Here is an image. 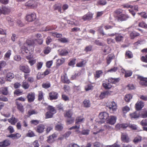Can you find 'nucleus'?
Here are the masks:
<instances>
[{"label": "nucleus", "instance_id": "nucleus-8", "mask_svg": "<svg viewBox=\"0 0 147 147\" xmlns=\"http://www.w3.org/2000/svg\"><path fill=\"white\" fill-rule=\"evenodd\" d=\"M19 68L21 71L26 74H28L30 72V68L27 65H21L20 66Z\"/></svg>", "mask_w": 147, "mask_h": 147}, {"label": "nucleus", "instance_id": "nucleus-41", "mask_svg": "<svg viewBox=\"0 0 147 147\" xmlns=\"http://www.w3.org/2000/svg\"><path fill=\"white\" fill-rule=\"evenodd\" d=\"M94 86H93L92 84H89L85 86V90L86 91L90 90H92Z\"/></svg>", "mask_w": 147, "mask_h": 147}, {"label": "nucleus", "instance_id": "nucleus-52", "mask_svg": "<svg viewBox=\"0 0 147 147\" xmlns=\"http://www.w3.org/2000/svg\"><path fill=\"white\" fill-rule=\"evenodd\" d=\"M132 98V96L131 94H126L124 98L125 100L127 102H129L130 100Z\"/></svg>", "mask_w": 147, "mask_h": 147}, {"label": "nucleus", "instance_id": "nucleus-19", "mask_svg": "<svg viewBox=\"0 0 147 147\" xmlns=\"http://www.w3.org/2000/svg\"><path fill=\"white\" fill-rule=\"evenodd\" d=\"M128 124L127 123L117 124L115 126V127L116 129L119 130L121 129H125L127 127Z\"/></svg>", "mask_w": 147, "mask_h": 147}, {"label": "nucleus", "instance_id": "nucleus-9", "mask_svg": "<svg viewBox=\"0 0 147 147\" xmlns=\"http://www.w3.org/2000/svg\"><path fill=\"white\" fill-rule=\"evenodd\" d=\"M121 139L123 142L128 143L130 141V139L128 135L125 133H122L121 135Z\"/></svg>", "mask_w": 147, "mask_h": 147}, {"label": "nucleus", "instance_id": "nucleus-63", "mask_svg": "<svg viewBox=\"0 0 147 147\" xmlns=\"http://www.w3.org/2000/svg\"><path fill=\"white\" fill-rule=\"evenodd\" d=\"M38 100L39 101H41L43 98V93L42 91H40L39 92L38 94Z\"/></svg>", "mask_w": 147, "mask_h": 147}, {"label": "nucleus", "instance_id": "nucleus-33", "mask_svg": "<svg viewBox=\"0 0 147 147\" xmlns=\"http://www.w3.org/2000/svg\"><path fill=\"white\" fill-rule=\"evenodd\" d=\"M140 34L136 32H132L130 34V36L131 39H134L136 37L139 36Z\"/></svg>", "mask_w": 147, "mask_h": 147}, {"label": "nucleus", "instance_id": "nucleus-50", "mask_svg": "<svg viewBox=\"0 0 147 147\" xmlns=\"http://www.w3.org/2000/svg\"><path fill=\"white\" fill-rule=\"evenodd\" d=\"M86 62L85 60H83L82 61L77 63L76 66L78 67H82L86 63Z\"/></svg>", "mask_w": 147, "mask_h": 147}, {"label": "nucleus", "instance_id": "nucleus-49", "mask_svg": "<svg viewBox=\"0 0 147 147\" xmlns=\"http://www.w3.org/2000/svg\"><path fill=\"white\" fill-rule=\"evenodd\" d=\"M125 57H127L128 59H131L133 57V55L132 52L128 51H126L125 53Z\"/></svg>", "mask_w": 147, "mask_h": 147}, {"label": "nucleus", "instance_id": "nucleus-38", "mask_svg": "<svg viewBox=\"0 0 147 147\" xmlns=\"http://www.w3.org/2000/svg\"><path fill=\"white\" fill-rule=\"evenodd\" d=\"M22 88L24 89H28L30 85L28 83L25 81H23L22 83Z\"/></svg>", "mask_w": 147, "mask_h": 147}, {"label": "nucleus", "instance_id": "nucleus-55", "mask_svg": "<svg viewBox=\"0 0 147 147\" xmlns=\"http://www.w3.org/2000/svg\"><path fill=\"white\" fill-rule=\"evenodd\" d=\"M63 128V125L61 123L57 124L55 126V129L58 131H61Z\"/></svg>", "mask_w": 147, "mask_h": 147}, {"label": "nucleus", "instance_id": "nucleus-30", "mask_svg": "<svg viewBox=\"0 0 147 147\" xmlns=\"http://www.w3.org/2000/svg\"><path fill=\"white\" fill-rule=\"evenodd\" d=\"M102 73L103 71L102 70L96 71L94 76L95 79H96L99 78L102 75Z\"/></svg>", "mask_w": 147, "mask_h": 147}, {"label": "nucleus", "instance_id": "nucleus-32", "mask_svg": "<svg viewBox=\"0 0 147 147\" xmlns=\"http://www.w3.org/2000/svg\"><path fill=\"white\" fill-rule=\"evenodd\" d=\"M8 121L11 125H15L16 123L18 121V119H17L14 117H12L8 119Z\"/></svg>", "mask_w": 147, "mask_h": 147}, {"label": "nucleus", "instance_id": "nucleus-11", "mask_svg": "<svg viewBox=\"0 0 147 147\" xmlns=\"http://www.w3.org/2000/svg\"><path fill=\"white\" fill-rule=\"evenodd\" d=\"M49 99L50 100H56L58 98V94L57 92L52 91L49 93Z\"/></svg>", "mask_w": 147, "mask_h": 147}, {"label": "nucleus", "instance_id": "nucleus-35", "mask_svg": "<svg viewBox=\"0 0 147 147\" xmlns=\"http://www.w3.org/2000/svg\"><path fill=\"white\" fill-rule=\"evenodd\" d=\"M14 76L12 73L9 72L6 74L5 75L6 78L8 81H10V79H12L14 77Z\"/></svg>", "mask_w": 147, "mask_h": 147}, {"label": "nucleus", "instance_id": "nucleus-29", "mask_svg": "<svg viewBox=\"0 0 147 147\" xmlns=\"http://www.w3.org/2000/svg\"><path fill=\"white\" fill-rule=\"evenodd\" d=\"M115 56L113 54H109L106 58L107 63L109 65L111 62V60L114 58Z\"/></svg>", "mask_w": 147, "mask_h": 147}, {"label": "nucleus", "instance_id": "nucleus-64", "mask_svg": "<svg viewBox=\"0 0 147 147\" xmlns=\"http://www.w3.org/2000/svg\"><path fill=\"white\" fill-rule=\"evenodd\" d=\"M93 147H103V145L99 142H96L93 144Z\"/></svg>", "mask_w": 147, "mask_h": 147}, {"label": "nucleus", "instance_id": "nucleus-34", "mask_svg": "<svg viewBox=\"0 0 147 147\" xmlns=\"http://www.w3.org/2000/svg\"><path fill=\"white\" fill-rule=\"evenodd\" d=\"M107 42L108 44L111 46H114L115 45V42L114 40L111 38H107Z\"/></svg>", "mask_w": 147, "mask_h": 147}, {"label": "nucleus", "instance_id": "nucleus-2", "mask_svg": "<svg viewBox=\"0 0 147 147\" xmlns=\"http://www.w3.org/2000/svg\"><path fill=\"white\" fill-rule=\"evenodd\" d=\"M25 6L28 9L36 8L37 5V2L34 0H30L25 4Z\"/></svg>", "mask_w": 147, "mask_h": 147}, {"label": "nucleus", "instance_id": "nucleus-28", "mask_svg": "<svg viewBox=\"0 0 147 147\" xmlns=\"http://www.w3.org/2000/svg\"><path fill=\"white\" fill-rule=\"evenodd\" d=\"M16 104L18 109L22 113H23L24 111V109L22 104L19 102L16 101Z\"/></svg>", "mask_w": 147, "mask_h": 147}, {"label": "nucleus", "instance_id": "nucleus-22", "mask_svg": "<svg viewBox=\"0 0 147 147\" xmlns=\"http://www.w3.org/2000/svg\"><path fill=\"white\" fill-rule=\"evenodd\" d=\"M57 136V135L55 133L49 136L47 140V142L49 143L53 142L54 141V138H56Z\"/></svg>", "mask_w": 147, "mask_h": 147}, {"label": "nucleus", "instance_id": "nucleus-18", "mask_svg": "<svg viewBox=\"0 0 147 147\" xmlns=\"http://www.w3.org/2000/svg\"><path fill=\"white\" fill-rule=\"evenodd\" d=\"M21 136V135L19 133L11 134L7 136V137L12 138L13 140H16L19 138Z\"/></svg>", "mask_w": 147, "mask_h": 147}, {"label": "nucleus", "instance_id": "nucleus-54", "mask_svg": "<svg viewBox=\"0 0 147 147\" xmlns=\"http://www.w3.org/2000/svg\"><path fill=\"white\" fill-rule=\"evenodd\" d=\"M103 52L105 55H107L110 52V49L109 47L107 46H106L104 48Z\"/></svg>", "mask_w": 147, "mask_h": 147}, {"label": "nucleus", "instance_id": "nucleus-24", "mask_svg": "<svg viewBox=\"0 0 147 147\" xmlns=\"http://www.w3.org/2000/svg\"><path fill=\"white\" fill-rule=\"evenodd\" d=\"M115 39L117 42H120L123 40V36L120 34H115Z\"/></svg>", "mask_w": 147, "mask_h": 147}, {"label": "nucleus", "instance_id": "nucleus-59", "mask_svg": "<svg viewBox=\"0 0 147 147\" xmlns=\"http://www.w3.org/2000/svg\"><path fill=\"white\" fill-rule=\"evenodd\" d=\"M52 35L54 37H56L57 38H60L62 36V35L61 34L59 33L56 32H53Z\"/></svg>", "mask_w": 147, "mask_h": 147}, {"label": "nucleus", "instance_id": "nucleus-13", "mask_svg": "<svg viewBox=\"0 0 147 147\" xmlns=\"http://www.w3.org/2000/svg\"><path fill=\"white\" fill-rule=\"evenodd\" d=\"M74 114L73 110L71 109H69L66 110L64 113V116L67 118H71Z\"/></svg>", "mask_w": 147, "mask_h": 147}, {"label": "nucleus", "instance_id": "nucleus-37", "mask_svg": "<svg viewBox=\"0 0 147 147\" xmlns=\"http://www.w3.org/2000/svg\"><path fill=\"white\" fill-rule=\"evenodd\" d=\"M38 113V111L34 109H31L29 110L27 113V117H29L32 115L33 114H37Z\"/></svg>", "mask_w": 147, "mask_h": 147}, {"label": "nucleus", "instance_id": "nucleus-25", "mask_svg": "<svg viewBox=\"0 0 147 147\" xmlns=\"http://www.w3.org/2000/svg\"><path fill=\"white\" fill-rule=\"evenodd\" d=\"M120 80L119 78H110L108 79V82L112 84H115L118 82Z\"/></svg>", "mask_w": 147, "mask_h": 147}, {"label": "nucleus", "instance_id": "nucleus-14", "mask_svg": "<svg viewBox=\"0 0 147 147\" xmlns=\"http://www.w3.org/2000/svg\"><path fill=\"white\" fill-rule=\"evenodd\" d=\"M10 11V9L6 6H3L1 9L0 8V15L2 13L7 14Z\"/></svg>", "mask_w": 147, "mask_h": 147}, {"label": "nucleus", "instance_id": "nucleus-20", "mask_svg": "<svg viewBox=\"0 0 147 147\" xmlns=\"http://www.w3.org/2000/svg\"><path fill=\"white\" fill-rule=\"evenodd\" d=\"M92 17L93 15L91 13L88 12L82 17V19L84 21L88 20H90L92 19Z\"/></svg>", "mask_w": 147, "mask_h": 147}, {"label": "nucleus", "instance_id": "nucleus-61", "mask_svg": "<svg viewBox=\"0 0 147 147\" xmlns=\"http://www.w3.org/2000/svg\"><path fill=\"white\" fill-rule=\"evenodd\" d=\"M92 47L91 45H89L86 46L84 49V51L86 52H88L91 51L92 50Z\"/></svg>", "mask_w": 147, "mask_h": 147}, {"label": "nucleus", "instance_id": "nucleus-48", "mask_svg": "<svg viewBox=\"0 0 147 147\" xmlns=\"http://www.w3.org/2000/svg\"><path fill=\"white\" fill-rule=\"evenodd\" d=\"M69 53L67 50L65 49H62L60 51L59 54L61 56H66Z\"/></svg>", "mask_w": 147, "mask_h": 147}, {"label": "nucleus", "instance_id": "nucleus-46", "mask_svg": "<svg viewBox=\"0 0 147 147\" xmlns=\"http://www.w3.org/2000/svg\"><path fill=\"white\" fill-rule=\"evenodd\" d=\"M65 59L61 58V59H59L57 60V66H60L62 65L65 62Z\"/></svg>", "mask_w": 147, "mask_h": 147}, {"label": "nucleus", "instance_id": "nucleus-27", "mask_svg": "<svg viewBox=\"0 0 147 147\" xmlns=\"http://www.w3.org/2000/svg\"><path fill=\"white\" fill-rule=\"evenodd\" d=\"M129 115L131 119L138 118L140 117L139 113L136 111L130 113Z\"/></svg>", "mask_w": 147, "mask_h": 147}, {"label": "nucleus", "instance_id": "nucleus-40", "mask_svg": "<svg viewBox=\"0 0 147 147\" xmlns=\"http://www.w3.org/2000/svg\"><path fill=\"white\" fill-rule=\"evenodd\" d=\"M109 94V92L106 91L101 92L99 97L100 99H102L107 96Z\"/></svg>", "mask_w": 147, "mask_h": 147}, {"label": "nucleus", "instance_id": "nucleus-31", "mask_svg": "<svg viewBox=\"0 0 147 147\" xmlns=\"http://www.w3.org/2000/svg\"><path fill=\"white\" fill-rule=\"evenodd\" d=\"M84 121V118L82 116H79L76 117V124L81 123Z\"/></svg>", "mask_w": 147, "mask_h": 147}, {"label": "nucleus", "instance_id": "nucleus-39", "mask_svg": "<svg viewBox=\"0 0 147 147\" xmlns=\"http://www.w3.org/2000/svg\"><path fill=\"white\" fill-rule=\"evenodd\" d=\"M47 110L48 111L51 112L54 114L56 113V110L55 108L49 105L48 106Z\"/></svg>", "mask_w": 147, "mask_h": 147}, {"label": "nucleus", "instance_id": "nucleus-47", "mask_svg": "<svg viewBox=\"0 0 147 147\" xmlns=\"http://www.w3.org/2000/svg\"><path fill=\"white\" fill-rule=\"evenodd\" d=\"M107 3L106 0H98L97 2V5H104Z\"/></svg>", "mask_w": 147, "mask_h": 147}, {"label": "nucleus", "instance_id": "nucleus-26", "mask_svg": "<svg viewBox=\"0 0 147 147\" xmlns=\"http://www.w3.org/2000/svg\"><path fill=\"white\" fill-rule=\"evenodd\" d=\"M61 80L63 83L69 84L70 83V81L67 78L66 75H64L61 78Z\"/></svg>", "mask_w": 147, "mask_h": 147}, {"label": "nucleus", "instance_id": "nucleus-44", "mask_svg": "<svg viewBox=\"0 0 147 147\" xmlns=\"http://www.w3.org/2000/svg\"><path fill=\"white\" fill-rule=\"evenodd\" d=\"M83 104L84 107H89L90 106V101L88 100H85L83 102Z\"/></svg>", "mask_w": 147, "mask_h": 147}, {"label": "nucleus", "instance_id": "nucleus-10", "mask_svg": "<svg viewBox=\"0 0 147 147\" xmlns=\"http://www.w3.org/2000/svg\"><path fill=\"white\" fill-rule=\"evenodd\" d=\"M26 98L28 102H31L34 101L35 98V94L34 92H30L28 94Z\"/></svg>", "mask_w": 147, "mask_h": 147}, {"label": "nucleus", "instance_id": "nucleus-36", "mask_svg": "<svg viewBox=\"0 0 147 147\" xmlns=\"http://www.w3.org/2000/svg\"><path fill=\"white\" fill-rule=\"evenodd\" d=\"M142 140V137L139 136L137 135L135 137L133 140V142L135 144H136L141 142Z\"/></svg>", "mask_w": 147, "mask_h": 147}, {"label": "nucleus", "instance_id": "nucleus-56", "mask_svg": "<svg viewBox=\"0 0 147 147\" xmlns=\"http://www.w3.org/2000/svg\"><path fill=\"white\" fill-rule=\"evenodd\" d=\"M26 136L29 137H32L35 136V134L34 132L31 130H29L28 132L26 134Z\"/></svg>", "mask_w": 147, "mask_h": 147}, {"label": "nucleus", "instance_id": "nucleus-5", "mask_svg": "<svg viewBox=\"0 0 147 147\" xmlns=\"http://www.w3.org/2000/svg\"><path fill=\"white\" fill-rule=\"evenodd\" d=\"M108 107L111 113H114L116 111L117 109L116 104L114 101L109 102Z\"/></svg>", "mask_w": 147, "mask_h": 147}, {"label": "nucleus", "instance_id": "nucleus-53", "mask_svg": "<svg viewBox=\"0 0 147 147\" xmlns=\"http://www.w3.org/2000/svg\"><path fill=\"white\" fill-rule=\"evenodd\" d=\"M51 49L50 47L48 46L45 48L43 50V53L45 54H47L51 51Z\"/></svg>", "mask_w": 147, "mask_h": 147}, {"label": "nucleus", "instance_id": "nucleus-62", "mask_svg": "<svg viewBox=\"0 0 147 147\" xmlns=\"http://www.w3.org/2000/svg\"><path fill=\"white\" fill-rule=\"evenodd\" d=\"M130 110L129 108L127 106H126L122 108V111L124 113H126Z\"/></svg>", "mask_w": 147, "mask_h": 147}, {"label": "nucleus", "instance_id": "nucleus-51", "mask_svg": "<svg viewBox=\"0 0 147 147\" xmlns=\"http://www.w3.org/2000/svg\"><path fill=\"white\" fill-rule=\"evenodd\" d=\"M139 27L147 29V24L144 22H140L138 25Z\"/></svg>", "mask_w": 147, "mask_h": 147}, {"label": "nucleus", "instance_id": "nucleus-7", "mask_svg": "<svg viewBox=\"0 0 147 147\" xmlns=\"http://www.w3.org/2000/svg\"><path fill=\"white\" fill-rule=\"evenodd\" d=\"M138 79L140 80L139 84L141 85L147 86V78L137 75Z\"/></svg>", "mask_w": 147, "mask_h": 147}, {"label": "nucleus", "instance_id": "nucleus-57", "mask_svg": "<svg viewBox=\"0 0 147 147\" xmlns=\"http://www.w3.org/2000/svg\"><path fill=\"white\" fill-rule=\"evenodd\" d=\"M59 41L63 43H65L68 42V39L65 38H61L58 39Z\"/></svg>", "mask_w": 147, "mask_h": 147}, {"label": "nucleus", "instance_id": "nucleus-58", "mask_svg": "<svg viewBox=\"0 0 147 147\" xmlns=\"http://www.w3.org/2000/svg\"><path fill=\"white\" fill-rule=\"evenodd\" d=\"M54 114L48 111L46 113L45 117L46 119L51 118Z\"/></svg>", "mask_w": 147, "mask_h": 147}, {"label": "nucleus", "instance_id": "nucleus-12", "mask_svg": "<svg viewBox=\"0 0 147 147\" xmlns=\"http://www.w3.org/2000/svg\"><path fill=\"white\" fill-rule=\"evenodd\" d=\"M45 128V126L44 125L40 124L37 126L35 129L38 133H41L44 131Z\"/></svg>", "mask_w": 147, "mask_h": 147}, {"label": "nucleus", "instance_id": "nucleus-15", "mask_svg": "<svg viewBox=\"0 0 147 147\" xmlns=\"http://www.w3.org/2000/svg\"><path fill=\"white\" fill-rule=\"evenodd\" d=\"M11 144L10 141L7 139L0 142V147H6L9 146Z\"/></svg>", "mask_w": 147, "mask_h": 147}, {"label": "nucleus", "instance_id": "nucleus-21", "mask_svg": "<svg viewBox=\"0 0 147 147\" xmlns=\"http://www.w3.org/2000/svg\"><path fill=\"white\" fill-rule=\"evenodd\" d=\"M116 119V117L111 116L110 118L107 120V123L111 125H113L115 123Z\"/></svg>", "mask_w": 147, "mask_h": 147}, {"label": "nucleus", "instance_id": "nucleus-16", "mask_svg": "<svg viewBox=\"0 0 147 147\" xmlns=\"http://www.w3.org/2000/svg\"><path fill=\"white\" fill-rule=\"evenodd\" d=\"M144 103L141 101H138L135 105L136 109L138 111L140 110L144 106Z\"/></svg>", "mask_w": 147, "mask_h": 147}, {"label": "nucleus", "instance_id": "nucleus-23", "mask_svg": "<svg viewBox=\"0 0 147 147\" xmlns=\"http://www.w3.org/2000/svg\"><path fill=\"white\" fill-rule=\"evenodd\" d=\"M29 74H24V77L25 80H27V81L30 83H32L34 81V78L32 76L29 77Z\"/></svg>", "mask_w": 147, "mask_h": 147}, {"label": "nucleus", "instance_id": "nucleus-43", "mask_svg": "<svg viewBox=\"0 0 147 147\" xmlns=\"http://www.w3.org/2000/svg\"><path fill=\"white\" fill-rule=\"evenodd\" d=\"M102 86L106 89H110L111 88L112 86L109 82L108 83H105L102 84Z\"/></svg>", "mask_w": 147, "mask_h": 147}, {"label": "nucleus", "instance_id": "nucleus-42", "mask_svg": "<svg viewBox=\"0 0 147 147\" xmlns=\"http://www.w3.org/2000/svg\"><path fill=\"white\" fill-rule=\"evenodd\" d=\"M26 43L28 46H33L34 44V41L32 39H29L26 40Z\"/></svg>", "mask_w": 147, "mask_h": 147}, {"label": "nucleus", "instance_id": "nucleus-45", "mask_svg": "<svg viewBox=\"0 0 147 147\" xmlns=\"http://www.w3.org/2000/svg\"><path fill=\"white\" fill-rule=\"evenodd\" d=\"M1 92L3 94L5 95H7L8 94L7 88L6 87L2 88Z\"/></svg>", "mask_w": 147, "mask_h": 147}, {"label": "nucleus", "instance_id": "nucleus-60", "mask_svg": "<svg viewBox=\"0 0 147 147\" xmlns=\"http://www.w3.org/2000/svg\"><path fill=\"white\" fill-rule=\"evenodd\" d=\"M76 59L74 58L71 60L68 63V65L69 66H74L76 63Z\"/></svg>", "mask_w": 147, "mask_h": 147}, {"label": "nucleus", "instance_id": "nucleus-1", "mask_svg": "<svg viewBox=\"0 0 147 147\" xmlns=\"http://www.w3.org/2000/svg\"><path fill=\"white\" fill-rule=\"evenodd\" d=\"M123 10L120 9H117L114 11V16L118 21H125L129 16L127 14L122 13Z\"/></svg>", "mask_w": 147, "mask_h": 147}, {"label": "nucleus", "instance_id": "nucleus-6", "mask_svg": "<svg viewBox=\"0 0 147 147\" xmlns=\"http://www.w3.org/2000/svg\"><path fill=\"white\" fill-rule=\"evenodd\" d=\"M109 117V114L106 112L100 113L98 115L99 118L102 120L101 123H104Z\"/></svg>", "mask_w": 147, "mask_h": 147}, {"label": "nucleus", "instance_id": "nucleus-3", "mask_svg": "<svg viewBox=\"0 0 147 147\" xmlns=\"http://www.w3.org/2000/svg\"><path fill=\"white\" fill-rule=\"evenodd\" d=\"M36 18V14L33 12L27 14L26 16V20L28 22H31L34 21Z\"/></svg>", "mask_w": 147, "mask_h": 147}, {"label": "nucleus", "instance_id": "nucleus-4", "mask_svg": "<svg viewBox=\"0 0 147 147\" xmlns=\"http://www.w3.org/2000/svg\"><path fill=\"white\" fill-rule=\"evenodd\" d=\"M55 10H58V12L60 13H63V11L67 9L69 7L68 5L66 4H64L61 7L60 6H57L56 5H55Z\"/></svg>", "mask_w": 147, "mask_h": 147}, {"label": "nucleus", "instance_id": "nucleus-17", "mask_svg": "<svg viewBox=\"0 0 147 147\" xmlns=\"http://www.w3.org/2000/svg\"><path fill=\"white\" fill-rule=\"evenodd\" d=\"M21 50L22 52L23 53H25L28 54V53L30 55L33 53V50H29L25 46H22Z\"/></svg>", "mask_w": 147, "mask_h": 147}]
</instances>
